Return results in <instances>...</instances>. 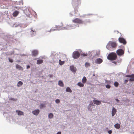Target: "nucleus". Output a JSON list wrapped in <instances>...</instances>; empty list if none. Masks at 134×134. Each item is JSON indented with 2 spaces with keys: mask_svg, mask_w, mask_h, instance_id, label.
<instances>
[{
  "mask_svg": "<svg viewBox=\"0 0 134 134\" xmlns=\"http://www.w3.org/2000/svg\"><path fill=\"white\" fill-rule=\"evenodd\" d=\"M119 85V83L118 82H115L114 83V86L116 87H117Z\"/></svg>",
  "mask_w": 134,
  "mask_h": 134,
  "instance_id": "27",
  "label": "nucleus"
},
{
  "mask_svg": "<svg viewBox=\"0 0 134 134\" xmlns=\"http://www.w3.org/2000/svg\"><path fill=\"white\" fill-rule=\"evenodd\" d=\"M116 100L118 102H119V100L118 99H116Z\"/></svg>",
  "mask_w": 134,
  "mask_h": 134,
  "instance_id": "44",
  "label": "nucleus"
},
{
  "mask_svg": "<svg viewBox=\"0 0 134 134\" xmlns=\"http://www.w3.org/2000/svg\"><path fill=\"white\" fill-rule=\"evenodd\" d=\"M110 45H107L106 46V48L108 50H110V49L109 48Z\"/></svg>",
  "mask_w": 134,
  "mask_h": 134,
  "instance_id": "34",
  "label": "nucleus"
},
{
  "mask_svg": "<svg viewBox=\"0 0 134 134\" xmlns=\"http://www.w3.org/2000/svg\"><path fill=\"white\" fill-rule=\"evenodd\" d=\"M110 44L111 46L113 48H115L117 46L116 43L115 42H111L110 43Z\"/></svg>",
  "mask_w": 134,
  "mask_h": 134,
  "instance_id": "14",
  "label": "nucleus"
},
{
  "mask_svg": "<svg viewBox=\"0 0 134 134\" xmlns=\"http://www.w3.org/2000/svg\"><path fill=\"white\" fill-rule=\"evenodd\" d=\"M57 134H61V132H57Z\"/></svg>",
  "mask_w": 134,
  "mask_h": 134,
  "instance_id": "42",
  "label": "nucleus"
},
{
  "mask_svg": "<svg viewBox=\"0 0 134 134\" xmlns=\"http://www.w3.org/2000/svg\"><path fill=\"white\" fill-rule=\"evenodd\" d=\"M93 101L94 104L97 105H100L101 103V101L96 99H94Z\"/></svg>",
  "mask_w": 134,
  "mask_h": 134,
  "instance_id": "10",
  "label": "nucleus"
},
{
  "mask_svg": "<svg viewBox=\"0 0 134 134\" xmlns=\"http://www.w3.org/2000/svg\"><path fill=\"white\" fill-rule=\"evenodd\" d=\"M70 69L73 72H75L76 71V69L73 66H70Z\"/></svg>",
  "mask_w": 134,
  "mask_h": 134,
  "instance_id": "9",
  "label": "nucleus"
},
{
  "mask_svg": "<svg viewBox=\"0 0 134 134\" xmlns=\"http://www.w3.org/2000/svg\"><path fill=\"white\" fill-rule=\"evenodd\" d=\"M108 133L109 134H111L112 133V131L111 130H110L108 131Z\"/></svg>",
  "mask_w": 134,
  "mask_h": 134,
  "instance_id": "37",
  "label": "nucleus"
},
{
  "mask_svg": "<svg viewBox=\"0 0 134 134\" xmlns=\"http://www.w3.org/2000/svg\"><path fill=\"white\" fill-rule=\"evenodd\" d=\"M23 84V83L21 81H19L17 83V86L18 87H20Z\"/></svg>",
  "mask_w": 134,
  "mask_h": 134,
  "instance_id": "22",
  "label": "nucleus"
},
{
  "mask_svg": "<svg viewBox=\"0 0 134 134\" xmlns=\"http://www.w3.org/2000/svg\"><path fill=\"white\" fill-rule=\"evenodd\" d=\"M55 30V29H51L50 30V31H49V32H50V31H54V30Z\"/></svg>",
  "mask_w": 134,
  "mask_h": 134,
  "instance_id": "43",
  "label": "nucleus"
},
{
  "mask_svg": "<svg viewBox=\"0 0 134 134\" xmlns=\"http://www.w3.org/2000/svg\"><path fill=\"white\" fill-rule=\"evenodd\" d=\"M40 110L39 109H36L32 111V113L34 115H37L38 114Z\"/></svg>",
  "mask_w": 134,
  "mask_h": 134,
  "instance_id": "11",
  "label": "nucleus"
},
{
  "mask_svg": "<svg viewBox=\"0 0 134 134\" xmlns=\"http://www.w3.org/2000/svg\"><path fill=\"white\" fill-rule=\"evenodd\" d=\"M71 25H67L66 27H64V28L66 27V29H72L71 27L72 26H71Z\"/></svg>",
  "mask_w": 134,
  "mask_h": 134,
  "instance_id": "24",
  "label": "nucleus"
},
{
  "mask_svg": "<svg viewBox=\"0 0 134 134\" xmlns=\"http://www.w3.org/2000/svg\"><path fill=\"white\" fill-rule=\"evenodd\" d=\"M72 21L74 23L79 24H83V21L82 20L78 18L73 19L72 20Z\"/></svg>",
  "mask_w": 134,
  "mask_h": 134,
  "instance_id": "3",
  "label": "nucleus"
},
{
  "mask_svg": "<svg viewBox=\"0 0 134 134\" xmlns=\"http://www.w3.org/2000/svg\"><path fill=\"white\" fill-rule=\"evenodd\" d=\"M118 40L120 43H123L124 44H125L126 43L125 40L123 38L120 37L119 38Z\"/></svg>",
  "mask_w": 134,
  "mask_h": 134,
  "instance_id": "5",
  "label": "nucleus"
},
{
  "mask_svg": "<svg viewBox=\"0 0 134 134\" xmlns=\"http://www.w3.org/2000/svg\"><path fill=\"white\" fill-rule=\"evenodd\" d=\"M48 76L51 78H52L53 77V75L51 74H49Z\"/></svg>",
  "mask_w": 134,
  "mask_h": 134,
  "instance_id": "38",
  "label": "nucleus"
},
{
  "mask_svg": "<svg viewBox=\"0 0 134 134\" xmlns=\"http://www.w3.org/2000/svg\"><path fill=\"white\" fill-rule=\"evenodd\" d=\"M103 62V60L102 59L99 58L97 59L95 61V63L99 64Z\"/></svg>",
  "mask_w": 134,
  "mask_h": 134,
  "instance_id": "7",
  "label": "nucleus"
},
{
  "mask_svg": "<svg viewBox=\"0 0 134 134\" xmlns=\"http://www.w3.org/2000/svg\"><path fill=\"white\" fill-rule=\"evenodd\" d=\"M43 62V60L42 59H39L37 60V64H39L42 63Z\"/></svg>",
  "mask_w": 134,
  "mask_h": 134,
  "instance_id": "20",
  "label": "nucleus"
},
{
  "mask_svg": "<svg viewBox=\"0 0 134 134\" xmlns=\"http://www.w3.org/2000/svg\"><path fill=\"white\" fill-rule=\"evenodd\" d=\"M59 26L61 27V28H63L62 27L64 26L63 24L62 23H60L59 25Z\"/></svg>",
  "mask_w": 134,
  "mask_h": 134,
  "instance_id": "30",
  "label": "nucleus"
},
{
  "mask_svg": "<svg viewBox=\"0 0 134 134\" xmlns=\"http://www.w3.org/2000/svg\"><path fill=\"white\" fill-rule=\"evenodd\" d=\"M30 66L29 65H27V69H28L30 68Z\"/></svg>",
  "mask_w": 134,
  "mask_h": 134,
  "instance_id": "41",
  "label": "nucleus"
},
{
  "mask_svg": "<svg viewBox=\"0 0 134 134\" xmlns=\"http://www.w3.org/2000/svg\"><path fill=\"white\" fill-rule=\"evenodd\" d=\"M112 62L115 64H116L117 63L115 61Z\"/></svg>",
  "mask_w": 134,
  "mask_h": 134,
  "instance_id": "39",
  "label": "nucleus"
},
{
  "mask_svg": "<svg viewBox=\"0 0 134 134\" xmlns=\"http://www.w3.org/2000/svg\"><path fill=\"white\" fill-rule=\"evenodd\" d=\"M64 63V61H62L61 60H59V64L61 65H63Z\"/></svg>",
  "mask_w": 134,
  "mask_h": 134,
  "instance_id": "26",
  "label": "nucleus"
},
{
  "mask_svg": "<svg viewBox=\"0 0 134 134\" xmlns=\"http://www.w3.org/2000/svg\"><path fill=\"white\" fill-rule=\"evenodd\" d=\"M80 53L77 51L74 52L72 54V57L74 59L78 58L80 56Z\"/></svg>",
  "mask_w": 134,
  "mask_h": 134,
  "instance_id": "2",
  "label": "nucleus"
},
{
  "mask_svg": "<svg viewBox=\"0 0 134 134\" xmlns=\"http://www.w3.org/2000/svg\"><path fill=\"white\" fill-rule=\"evenodd\" d=\"M107 59L110 60H115L117 58L116 54L113 52L109 53Z\"/></svg>",
  "mask_w": 134,
  "mask_h": 134,
  "instance_id": "1",
  "label": "nucleus"
},
{
  "mask_svg": "<svg viewBox=\"0 0 134 134\" xmlns=\"http://www.w3.org/2000/svg\"><path fill=\"white\" fill-rule=\"evenodd\" d=\"M53 117V115L52 113H50L48 115V117L50 119L52 118Z\"/></svg>",
  "mask_w": 134,
  "mask_h": 134,
  "instance_id": "25",
  "label": "nucleus"
},
{
  "mask_svg": "<svg viewBox=\"0 0 134 134\" xmlns=\"http://www.w3.org/2000/svg\"><path fill=\"white\" fill-rule=\"evenodd\" d=\"M38 53V52L37 50H34L32 51V56L36 57Z\"/></svg>",
  "mask_w": 134,
  "mask_h": 134,
  "instance_id": "6",
  "label": "nucleus"
},
{
  "mask_svg": "<svg viewBox=\"0 0 134 134\" xmlns=\"http://www.w3.org/2000/svg\"><path fill=\"white\" fill-rule=\"evenodd\" d=\"M19 11H15L13 13V16L14 17L16 16L19 14Z\"/></svg>",
  "mask_w": 134,
  "mask_h": 134,
  "instance_id": "16",
  "label": "nucleus"
},
{
  "mask_svg": "<svg viewBox=\"0 0 134 134\" xmlns=\"http://www.w3.org/2000/svg\"><path fill=\"white\" fill-rule=\"evenodd\" d=\"M16 112L18 113V114L19 115H24V113L23 112L20 111L16 110Z\"/></svg>",
  "mask_w": 134,
  "mask_h": 134,
  "instance_id": "15",
  "label": "nucleus"
},
{
  "mask_svg": "<svg viewBox=\"0 0 134 134\" xmlns=\"http://www.w3.org/2000/svg\"><path fill=\"white\" fill-rule=\"evenodd\" d=\"M110 86L109 85H107L106 86V87L107 88H109L110 87Z\"/></svg>",
  "mask_w": 134,
  "mask_h": 134,
  "instance_id": "33",
  "label": "nucleus"
},
{
  "mask_svg": "<svg viewBox=\"0 0 134 134\" xmlns=\"http://www.w3.org/2000/svg\"><path fill=\"white\" fill-rule=\"evenodd\" d=\"M66 91L67 92H69L70 93L72 92V91L71 89L69 87H67L66 89Z\"/></svg>",
  "mask_w": 134,
  "mask_h": 134,
  "instance_id": "21",
  "label": "nucleus"
},
{
  "mask_svg": "<svg viewBox=\"0 0 134 134\" xmlns=\"http://www.w3.org/2000/svg\"><path fill=\"white\" fill-rule=\"evenodd\" d=\"M87 80L86 77L85 76H84L82 79V82L83 83H85L86 82Z\"/></svg>",
  "mask_w": 134,
  "mask_h": 134,
  "instance_id": "19",
  "label": "nucleus"
},
{
  "mask_svg": "<svg viewBox=\"0 0 134 134\" xmlns=\"http://www.w3.org/2000/svg\"><path fill=\"white\" fill-rule=\"evenodd\" d=\"M9 60L10 62L11 63H12L13 62V60L12 59L9 58Z\"/></svg>",
  "mask_w": 134,
  "mask_h": 134,
  "instance_id": "36",
  "label": "nucleus"
},
{
  "mask_svg": "<svg viewBox=\"0 0 134 134\" xmlns=\"http://www.w3.org/2000/svg\"><path fill=\"white\" fill-rule=\"evenodd\" d=\"M15 66L16 68L19 70H23V68L18 64L16 65Z\"/></svg>",
  "mask_w": 134,
  "mask_h": 134,
  "instance_id": "12",
  "label": "nucleus"
},
{
  "mask_svg": "<svg viewBox=\"0 0 134 134\" xmlns=\"http://www.w3.org/2000/svg\"><path fill=\"white\" fill-rule=\"evenodd\" d=\"M14 8L18 10H19L20 9V7H19L15 6L14 7Z\"/></svg>",
  "mask_w": 134,
  "mask_h": 134,
  "instance_id": "35",
  "label": "nucleus"
},
{
  "mask_svg": "<svg viewBox=\"0 0 134 134\" xmlns=\"http://www.w3.org/2000/svg\"><path fill=\"white\" fill-rule=\"evenodd\" d=\"M45 107V104H41L40 105V108H43V107Z\"/></svg>",
  "mask_w": 134,
  "mask_h": 134,
  "instance_id": "29",
  "label": "nucleus"
},
{
  "mask_svg": "<svg viewBox=\"0 0 134 134\" xmlns=\"http://www.w3.org/2000/svg\"><path fill=\"white\" fill-rule=\"evenodd\" d=\"M116 112V110L114 107H113L112 111V116H113L115 114Z\"/></svg>",
  "mask_w": 134,
  "mask_h": 134,
  "instance_id": "13",
  "label": "nucleus"
},
{
  "mask_svg": "<svg viewBox=\"0 0 134 134\" xmlns=\"http://www.w3.org/2000/svg\"><path fill=\"white\" fill-rule=\"evenodd\" d=\"M55 101V102L57 103H59L60 102V100L58 99H56Z\"/></svg>",
  "mask_w": 134,
  "mask_h": 134,
  "instance_id": "31",
  "label": "nucleus"
},
{
  "mask_svg": "<svg viewBox=\"0 0 134 134\" xmlns=\"http://www.w3.org/2000/svg\"><path fill=\"white\" fill-rule=\"evenodd\" d=\"M126 77H130L132 78H130L129 80L130 81H134V74H132L131 75H127L126 76Z\"/></svg>",
  "mask_w": 134,
  "mask_h": 134,
  "instance_id": "8",
  "label": "nucleus"
},
{
  "mask_svg": "<svg viewBox=\"0 0 134 134\" xmlns=\"http://www.w3.org/2000/svg\"><path fill=\"white\" fill-rule=\"evenodd\" d=\"M116 53L118 55L121 56L124 54V52L122 49H119L116 51Z\"/></svg>",
  "mask_w": 134,
  "mask_h": 134,
  "instance_id": "4",
  "label": "nucleus"
},
{
  "mask_svg": "<svg viewBox=\"0 0 134 134\" xmlns=\"http://www.w3.org/2000/svg\"><path fill=\"white\" fill-rule=\"evenodd\" d=\"M128 80H125V83H126L128 82Z\"/></svg>",
  "mask_w": 134,
  "mask_h": 134,
  "instance_id": "40",
  "label": "nucleus"
},
{
  "mask_svg": "<svg viewBox=\"0 0 134 134\" xmlns=\"http://www.w3.org/2000/svg\"><path fill=\"white\" fill-rule=\"evenodd\" d=\"M120 125L119 124H116L114 125V127L116 128L117 129H119L120 127Z\"/></svg>",
  "mask_w": 134,
  "mask_h": 134,
  "instance_id": "23",
  "label": "nucleus"
},
{
  "mask_svg": "<svg viewBox=\"0 0 134 134\" xmlns=\"http://www.w3.org/2000/svg\"><path fill=\"white\" fill-rule=\"evenodd\" d=\"M58 85L60 86L61 87H63L64 85L63 82L61 80H60L59 81Z\"/></svg>",
  "mask_w": 134,
  "mask_h": 134,
  "instance_id": "17",
  "label": "nucleus"
},
{
  "mask_svg": "<svg viewBox=\"0 0 134 134\" xmlns=\"http://www.w3.org/2000/svg\"><path fill=\"white\" fill-rule=\"evenodd\" d=\"M85 67L86 68L89 67L90 66V64L89 63L86 62L85 64Z\"/></svg>",
  "mask_w": 134,
  "mask_h": 134,
  "instance_id": "28",
  "label": "nucleus"
},
{
  "mask_svg": "<svg viewBox=\"0 0 134 134\" xmlns=\"http://www.w3.org/2000/svg\"><path fill=\"white\" fill-rule=\"evenodd\" d=\"M31 31H33V32H35V31L34 30V31H33V30H32V29H31Z\"/></svg>",
  "mask_w": 134,
  "mask_h": 134,
  "instance_id": "45",
  "label": "nucleus"
},
{
  "mask_svg": "<svg viewBox=\"0 0 134 134\" xmlns=\"http://www.w3.org/2000/svg\"><path fill=\"white\" fill-rule=\"evenodd\" d=\"M77 85L80 87H83L84 86V85L83 83H82L81 82H79L77 83Z\"/></svg>",
  "mask_w": 134,
  "mask_h": 134,
  "instance_id": "18",
  "label": "nucleus"
},
{
  "mask_svg": "<svg viewBox=\"0 0 134 134\" xmlns=\"http://www.w3.org/2000/svg\"><path fill=\"white\" fill-rule=\"evenodd\" d=\"M81 55H83V57L87 56V53H82L81 54Z\"/></svg>",
  "mask_w": 134,
  "mask_h": 134,
  "instance_id": "32",
  "label": "nucleus"
}]
</instances>
